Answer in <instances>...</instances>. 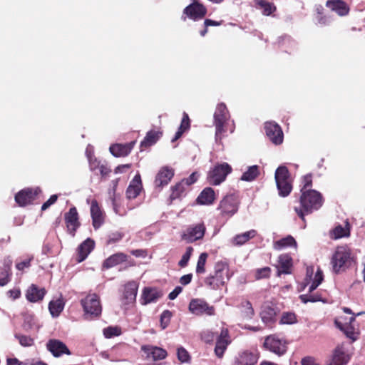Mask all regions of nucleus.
Here are the masks:
<instances>
[{"instance_id": "a19ab883", "label": "nucleus", "mask_w": 365, "mask_h": 365, "mask_svg": "<svg viewBox=\"0 0 365 365\" xmlns=\"http://www.w3.org/2000/svg\"><path fill=\"white\" fill-rule=\"evenodd\" d=\"M64 308V303L61 299L51 301L48 304V309L53 317H57Z\"/></svg>"}, {"instance_id": "f257e3e1", "label": "nucleus", "mask_w": 365, "mask_h": 365, "mask_svg": "<svg viewBox=\"0 0 365 365\" xmlns=\"http://www.w3.org/2000/svg\"><path fill=\"white\" fill-rule=\"evenodd\" d=\"M299 202L300 206L295 207L294 210L297 215L303 221H305V215L318 210L322 206L324 198L319 192L315 190H309L301 192Z\"/></svg>"}, {"instance_id": "338daca9", "label": "nucleus", "mask_w": 365, "mask_h": 365, "mask_svg": "<svg viewBox=\"0 0 365 365\" xmlns=\"http://www.w3.org/2000/svg\"><path fill=\"white\" fill-rule=\"evenodd\" d=\"M57 199H58L57 195H52L49 197V199L42 205L41 210L43 211V210H46V209H48L51 205L54 204L57 201Z\"/></svg>"}, {"instance_id": "c85d7f7f", "label": "nucleus", "mask_w": 365, "mask_h": 365, "mask_svg": "<svg viewBox=\"0 0 365 365\" xmlns=\"http://www.w3.org/2000/svg\"><path fill=\"white\" fill-rule=\"evenodd\" d=\"M138 284L134 281L128 282L124 287L123 299L125 301V303L132 304L136 300V296L138 293Z\"/></svg>"}, {"instance_id": "9d476101", "label": "nucleus", "mask_w": 365, "mask_h": 365, "mask_svg": "<svg viewBox=\"0 0 365 365\" xmlns=\"http://www.w3.org/2000/svg\"><path fill=\"white\" fill-rule=\"evenodd\" d=\"M42 192L40 187H26L21 190L15 195V201L20 207L31 204L38 198Z\"/></svg>"}, {"instance_id": "6ab92c4d", "label": "nucleus", "mask_w": 365, "mask_h": 365, "mask_svg": "<svg viewBox=\"0 0 365 365\" xmlns=\"http://www.w3.org/2000/svg\"><path fill=\"white\" fill-rule=\"evenodd\" d=\"M12 260L8 257L4 259L0 264V287H4L11 280Z\"/></svg>"}, {"instance_id": "6e6d98bb", "label": "nucleus", "mask_w": 365, "mask_h": 365, "mask_svg": "<svg viewBox=\"0 0 365 365\" xmlns=\"http://www.w3.org/2000/svg\"><path fill=\"white\" fill-rule=\"evenodd\" d=\"M122 333L121 329L119 327H108L103 329V334L106 338L110 339L114 336H118Z\"/></svg>"}, {"instance_id": "473e14b6", "label": "nucleus", "mask_w": 365, "mask_h": 365, "mask_svg": "<svg viewBox=\"0 0 365 365\" xmlns=\"http://www.w3.org/2000/svg\"><path fill=\"white\" fill-rule=\"evenodd\" d=\"M350 235L349 224L346 222L345 227L338 225L329 231V237L332 240H338L342 237H347Z\"/></svg>"}, {"instance_id": "8fccbe9b", "label": "nucleus", "mask_w": 365, "mask_h": 365, "mask_svg": "<svg viewBox=\"0 0 365 365\" xmlns=\"http://www.w3.org/2000/svg\"><path fill=\"white\" fill-rule=\"evenodd\" d=\"M271 268L269 267H264L263 268L257 269L255 271V279L259 280L262 279H268L271 275Z\"/></svg>"}, {"instance_id": "bf43d9fd", "label": "nucleus", "mask_w": 365, "mask_h": 365, "mask_svg": "<svg viewBox=\"0 0 365 365\" xmlns=\"http://www.w3.org/2000/svg\"><path fill=\"white\" fill-rule=\"evenodd\" d=\"M123 237V234L120 232H112L108 236L106 243L107 245L116 243L121 240Z\"/></svg>"}, {"instance_id": "4be33fe9", "label": "nucleus", "mask_w": 365, "mask_h": 365, "mask_svg": "<svg viewBox=\"0 0 365 365\" xmlns=\"http://www.w3.org/2000/svg\"><path fill=\"white\" fill-rule=\"evenodd\" d=\"M95 247V242L91 238H87L81 243L77 248L76 261L78 263L84 261Z\"/></svg>"}, {"instance_id": "69168bd1", "label": "nucleus", "mask_w": 365, "mask_h": 365, "mask_svg": "<svg viewBox=\"0 0 365 365\" xmlns=\"http://www.w3.org/2000/svg\"><path fill=\"white\" fill-rule=\"evenodd\" d=\"M314 273V267H308L307 268V272H306V277L304 279L305 283L304 284V289L309 284L310 282L313 280L312 275Z\"/></svg>"}, {"instance_id": "2f4dec72", "label": "nucleus", "mask_w": 365, "mask_h": 365, "mask_svg": "<svg viewBox=\"0 0 365 365\" xmlns=\"http://www.w3.org/2000/svg\"><path fill=\"white\" fill-rule=\"evenodd\" d=\"M326 6L341 16L347 15L349 11L348 5L342 0H328L326 2Z\"/></svg>"}, {"instance_id": "aec40b11", "label": "nucleus", "mask_w": 365, "mask_h": 365, "mask_svg": "<svg viewBox=\"0 0 365 365\" xmlns=\"http://www.w3.org/2000/svg\"><path fill=\"white\" fill-rule=\"evenodd\" d=\"M163 295V292L157 287H145L141 296V304L146 305L148 304L156 302Z\"/></svg>"}, {"instance_id": "c756f323", "label": "nucleus", "mask_w": 365, "mask_h": 365, "mask_svg": "<svg viewBox=\"0 0 365 365\" xmlns=\"http://www.w3.org/2000/svg\"><path fill=\"white\" fill-rule=\"evenodd\" d=\"M44 288H38L36 284H31L27 289L26 297L31 302L41 301L46 294Z\"/></svg>"}, {"instance_id": "e2e57ef3", "label": "nucleus", "mask_w": 365, "mask_h": 365, "mask_svg": "<svg viewBox=\"0 0 365 365\" xmlns=\"http://www.w3.org/2000/svg\"><path fill=\"white\" fill-rule=\"evenodd\" d=\"M33 259L34 257L31 256L20 262L16 263V268L19 271H24L25 268H29L31 267V262Z\"/></svg>"}, {"instance_id": "0e129e2a", "label": "nucleus", "mask_w": 365, "mask_h": 365, "mask_svg": "<svg viewBox=\"0 0 365 365\" xmlns=\"http://www.w3.org/2000/svg\"><path fill=\"white\" fill-rule=\"evenodd\" d=\"M283 324H293L296 322V316L294 313H284L281 319Z\"/></svg>"}, {"instance_id": "2eb2a0df", "label": "nucleus", "mask_w": 365, "mask_h": 365, "mask_svg": "<svg viewBox=\"0 0 365 365\" xmlns=\"http://www.w3.org/2000/svg\"><path fill=\"white\" fill-rule=\"evenodd\" d=\"M64 219L68 233L74 237L81 225L77 209L75 207H71L68 212L65 213Z\"/></svg>"}, {"instance_id": "c9c22d12", "label": "nucleus", "mask_w": 365, "mask_h": 365, "mask_svg": "<svg viewBox=\"0 0 365 365\" xmlns=\"http://www.w3.org/2000/svg\"><path fill=\"white\" fill-rule=\"evenodd\" d=\"M260 315L263 322L268 326H272L276 320V312L274 308L269 306L263 308Z\"/></svg>"}, {"instance_id": "603ef678", "label": "nucleus", "mask_w": 365, "mask_h": 365, "mask_svg": "<svg viewBox=\"0 0 365 365\" xmlns=\"http://www.w3.org/2000/svg\"><path fill=\"white\" fill-rule=\"evenodd\" d=\"M173 314L170 310H164L160 314V322L162 329H165L170 323Z\"/></svg>"}, {"instance_id": "412c9836", "label": "nucleus", "mask_w": 365, "mask_h": 365, "mask_svg": "<svg viewBox=\"0 0 365 365\" xmlns=\"http://www.w3.org/2000/svg\"><path fill=\"white\" fill-rule=\"evenodd\" d=\"M259 359L257 351H244L240 352L235 359L234 365H255Z\"/></svg>"}, {"instance_id": "864d4df0", "label": "nucleus", "mask_w": 365, "mask_h": 365, "mask_svg": "<svg viewBox=\"0 0 365 365\" xmlns=\"http://www.w3.org/2000/svg\"><path fill=\"white\" fill-rule=\"evenodd\" d=\"M193 248L192 247H187L185 252L182 256L181 259L178 262V266L181 268H184L187 266L188 262L192 255Z\"/></svg>"}, {"instance_id": "a878e982", "label": "nucleus", "mask_w": 365, "mask_h": 365, "mask_svg": "<svg viewBox=\"0 0 365 365\" xmlns=\"http://www.w3.org/2000/svg\"><path fill=\"white\" fill-rule=\"evenodd\" d=\"M91 215L93 227L98 229L104 222V214L96 200H93L91 202Z\"/></svg>"}, {"instance_id": "20e7f679", "label": "nucleus", "mask_w": 365, "mask_h": 365, "mask_svg": "<svg viewBox=\"0 0 365 365\" xmlns=\"http://www.w3.org/2000/svg\"><path fill=\"white\" fill-rule=\"evenodd\" d=\"M229 110L224 103L217 104L214 113V125L215 127V141L221 143L227 132V125L230 119Z\"/></svg>"}, {"instance_id": "cd10ccee", "label": "nucleus", "mask_w": 365, "mask_h": 365, "mask_svg": "<svg viewBox=\"0 0 365 365\" xmlns=\"http://www.w3.org/2000/svg\"><path fill=\"white\" fill-rule=\"evenodd\" d=\"M128 256L123 252H117L108 257L102 264L103 269H108L128 260Z\"/></svg>"}, {"instance_id": "bb28decb", "label": "nucleus", "mask_w": 365, "mask_h": 365, "mask_svg": "<svg viewBox=\"0 0 365 365\" xmlns=\"http://www.w3.org/2000/svg\"><path fill=\"white\" fill-rule=\"evenodd\" d=\"M135 143V141L125 144L117 143L110 145L109 150L111 154L115 157H125L130 153Z\"/></svg>"}, {"instance_id": "7ed1b4c3", "label": "nucleus", "mask_w": 365, "mask_h": 365, "mask_svg": "<svg viewBox=\"0 0 365 365\" xmlns=\"http://www.w3.org/2000/svg\"><path fill=\"white\" fill-rule=\"evenodd\" d=\"M354 257L351 250L347 245L337 246L331 258V264L335 273H339L349 267L354 262Z\"/></svg>"}, {"instance_id": "a211bd4d", "label": "nucleus", "mask_w": 365, "mask_h": 365, "mask_svg": "<svg viewBox=\"0 0 365 365\" xmlns=\"http://www.w3.org/2000/svg\"><path fill=\"white\" fill-rule=\"evenodd\" d=\"M351 359V356L345 351L343 345H338L331 356V359L327 365H346Z\"/></svg>"}, {"instance_id": "72a5a7b5", "label": "nucleus", "mask_w": 365, "mask_h": 365, "mask_svg": "<svg viewBox=\"0 0 365 365\" xmlns=\"http://www.w3.org/2000/svg\"><path fill=\"white\" fill-rule=\"evenodd\" d=\"M161 135L162 133L160 132L155 130L148 131L143 140L140 143L141 150L156 143Z\"/></svg>"}, {"instance_id": "4c0bfd02", "label": "nucleus", "mask_w": 365, "mask_h": 365, "mask_svg": "<svg viewBox=\"0 0 365 365\" xmlns=\"http://www.w3.org/2000/svg\"><path fill=\"white\" fill-rule=\"evenodd\" d=\"M257 234L256 230H251L244 233L237 235L232 240V244L236 246H240L254 238Z\"/></svg>"}, {"instance_id": "4d7b16f0", "label": "nucleus", "mask_w": 365, "mask_h": 365, "mask_svg": "<svg viewBox=\"0 0 365 365\" xmlns=\"http://www.w3.org/2000/svg\"><path fill=\"white\" fill-rule=\"evenodd\" d=\"M141 188L140 186L130 184L126 190V197L128 199H135L139 195Z\"/></svg>"}, {"instance_id": "de8ad7c7", "label": "nucleus", "mask_w": 365, "mask_h": 365, "mask_svg": "<svg viewBox=\"0 0 365 365\" xmlns=\"http://www.w3.org/2000/svg\"><path fill=\"white\" fill-rule=\"evenodd\" d=\"M14 336L16 339H18L19 344L22 346H31L34 344V339L30 336L21 334H15Z\"/></svg>"}, {"instance_id": "f3484780", "label": "nucleus", "mask_w": 365, "mask_h": 365, "mask_svg": "<svg viewBox=\"0 0 365 365\" xmlns=\"http://www.w3.org/2000/svg\"><path fill=\"white\" fill-rule=\"evenodd\" d=\"M277 275L290 274L292 272L293 259L289 254H282L278 257V264Z\"/></svg>"}, {"instance_id": "b1692460", "label": "nucleus", "mask_w": 365, "mask_h": 365, "mask_svg": "<svg viewBox=\"0 0 365 365\" xmlns=\"http://www.w3.org/2000/svg\"><path fill=\"white\" fill-rule=\"evenodd\" d=\"M175 171L168 166H164L160 168L156 175L155 183L156 187H163L167 185L174 176Z\"/></svg>"}, {"instance_id": "3c124183", "label": "nucleus", "mask_w": 365, "mask_h": 365, "mask_svg": "<svg viewBox=\"0 0 365 365\" xmlns=\"http://www.w3.org/2000/svg\"><path fill=\"white\" fill-rule=\"evenodd\" d=\"M223 21H214L212 19H206L203 23V29L200 31V34L201 36H205L208 32L209 26H219L222 25Z\"/></svg>"}, {"instance_id": "39448f33", "label": "nucleus", "mask_w": 365, "mask_h": 365, "mask_svg": "<svg viewBox=\"0 0 365 365\" xmlns=\"http://www.w3.org/2000/svg\"><path fill=\"white\" fill-rule=\"evenodd\" d=\"M81 304L84 311L86 319H95L101 316L102 307L100 297L96 294H88L85 298L81 300Z\"/></svg>"}, {"instance_id": "f8f14e48", "label": "nucleus", "mask_w": 365, "mask_h": 365, "mask_svg": "<svg viewBox=\"0 0 365 365\" xmlns=\"http://www.w3.org/2000/svg\"><path fill=\"white\" fill-rule=\"evenodd\" d=\"M206 227L203 222L190 226L182 235V239L187 243H192L203 238Z\"/></svg>"}, {"instance_id": "49530a36", "label": "nucleus", "mask_w": 365, "mask_h": 365, "mask_svg": "<svg viewBox=\"0 0 365 365\" xmlns=\"http://www.w3.org/2000/svg\"><path fill=\"white\" fill-rule=\"evenodd\" d=\"M208 255L206 252H202L200 255L196 266V273L203 274L205 272V264Z\"/></svg>"}, {"instance_id": "9b49d317", "label": "nucleus", "mask_w": 365, "mask_h": 365, "mask_svg": "<svg viewBox=\"0 0 365 365\" xmlns=\"http://www.w3.org/2000/svg\"><path fill=\"white\" fill-rule=\"evenodd\" d=\"M189 311L197 316L206 314L212 316L215 314V309L213 306H210L206 301L202 299H192L189 304Z\"/></svg>"}, {"instance_id": "ea45409f", "label": "nucleus", "mask_w": 365, "mask_h": 365, "mask_svg": "<svg viewBox=\"0 0 365 365\" xmlns=\"http://www.w3.org/2000/svg\"><path fill=\"white\" fill-rule=\"evenodd\" d=\"M171 194L170 195V201L180 198L186 192L187 187L180 181L170 187Z\"/></svg>"}, {"instance_id": "4468645a", "label": "nucleus", "mask_w": 365, "mask_h": 365, "mask_svg": "<svg viewBox=\"0 0 365 365\" xmlns=\"http://www.w3.org/2000/svg\"><path fill=\"white\" fill-rule=\"evenodd\" d=\"M230 343L231 339L228 329L224 327L222 328L220 333L217 337L215 347L214 349L215 354L217 358H222L225 351Z\"/></svg>"}, {"instance_id": "e433bc0d", "label": "nucleus", "mask_w": 365, "mask_h": 365, "mask_svg": "<svg viewBox=\"0 0 365 365\" xmlns=\"http://www.w3.org/2000/svg\"><path fill=\"white\" fill-rule=\"evenodd\" d=\"M260 175L259 166L255 165L249 166L242 175L240 180L246 182H252L256 180Z\"/></svg>"}, {"instance_id": "c03bdc74", "label": "nucleus", "mask_w": 365, "mask_h": 365, "mask_svg": "<svg viewBox=\"0 0 365 365\" xmlns=\"http://www.w3.org/2000/svg\"><path fill=\"white\" fill-rule=\"evenodd\" d=\"M299 299L302 302L307 304L308 302H317L323 301L322 294L320 293L317 292H311V293H307L304 294H301L299 296Z\"/></svg>"}, {"instance_id": "09e8293b", "label": "nucleus", "mask_w": 365, "mask_h": 365, "mask_svg": "<svg viewBox=\"0 0 365 365\" xmlns=\"http://www.w3.org/2000/svg\"><path fill=\"white\" fill-rule=\"evenodd\" d=\"M301 192L309 191V190H312V175L307 174L302 178L301 180Z\"/></svg>"}, {"instance_id": "393cba45", "label": "nucleus", "mask_w": 365, "mask_h": 365, "mask_svg": "<svg viewBox=\"0 0 365 365\" xmlns=\"http://www.w3.org/2000/svg\"><path fill=\"white\" fill-rule=\"evenodd\" d=\"M141 350L147 354V358H152L153 361L164 359L168 355L165 349L151 345H143Z\"/></svg>"}, {"instance_id": "680f3d73", "label": "nucleus", "mask_w": 365, "mask_h": 365, "mask_svg": "<svg viewBox=\"0 0 365 365\" xmlns=\"http://www.w3.org/2000/svg\"><path fill=\"white\" fill-rule=\"evenodd\" d=\"M190 127V121L189 116H188L187 113L184 112L180 125L178 128H179V130H182L185 132L187 130H189Z\"/></svg>"}, {"instance_id": "13d9d810", "label": "nucleus", "mask_w": 365, "mask_h": 365, "mask_svg": "<svg viewBox=\"0 0 365 365\" xmlns=\"http://www.w3.org/2000/svg\"><path fill=\"white\" fill-rule=\"evenodd\" d=\"M177 356L178 360L182 363L188 362L190 359V356L188 351L183 347L178 349Z\"/></svg>"}, {"instance_id": "5701e85b", "label": "nucleus", "mask_w": 365, "mask_h": 365, "mask_svg": "<svg viewBox=\"0 0 365 365\" xmlns=\"http://www.w3.org/2000/svg\"><path fill=\"white\" fill-rule=\"evenodd\" d=\"M47 349L51 352L55 357H59L63 354H71L67 346L58 339H50L46 344Z\"/></svg>"}, {"instance_id": "37998d69", "label": "nucleus", "mask_w": 365, "mask_h": 365, "mask_svg": "<svg viewBox=\"0 0 365 365\" xmlns=\"http://www.w3.org/2000/svg\"><path fill=\"white\" fill-rule=\"evenodd\" d=\"M336 324L344 331L346 337L351 339V341H354L358 339L359 332L356 331L354 327L349 324L340 325L338 323Z\"/></svg>"}, {"instance_id": "0eeeda50", "label": "nucleus", "mask_w": 365, "mask_h": 365, "mask_svg": "<svg viewBox=\"0 0 365 365\" xmlns=\"http://www.w3.org/2000/svg\"><path fill=\"white\" fill-rule=\"evenodd\" d=\"M207 10L205 6L199 0H192V3L187 6L182 11L181 19L185 21L190 19L194 21L202 19L207 14Z\"/></svg>"}, {"instance_id": "423d86ee", "label": "nucleus", "mask_w": 365, "mask_h": 365, "mask_svg": "<svg viewBox=\"0 0 365 365\" xmlns=\"http://www.w3.org/2000/svg\"><path fill=\"white\" fill-rule=\"evenodd\" d=\"M274 178L279 195L283 197H287L292 190V181L287 168L279 166L275 171Z\"/></svg>"}, {"instance_id": "f03ea898", "label": "nucleus", "mask_w": 365, "mask_h": 365, "mask_svg": "<svg viewBox=\"0 0 365 365\" xmlns=\"http://www.w3.org/2000/svg\"><path fill=\"white\" fill-rule=\"evenodd\" d=\"M230 268L226 261H218L215 264L214 272L205 279V284L212 289H218L225 286L230 279Z\"/></svg>"}, {"instance_id": "ddd939ff", "label": "nucleus", "mask_w": 365, "mask_h": 365, "mask_svg": "<svg viewBox=\"0 0 365 365\" xmlns=\"http://www.w3.org/2000/svg\"><path fill=\"white\" fill-rule=\"evenodd\" d=\"M264 347L278 356L285 354L287 349L285 341H283L275 335H270L266 337Z\"/></svg>"}, {"instance_id": "f704fd0d", "label": "nucleus", "mask_w": 365, "mask_h": 365, "mask_svg": "<svg viewBox=\"0 0 365 365\" xmlns=\"http://www.w3.org/2000/svg\"><path fill=\"white\" fill-rule=\"evenodd\" d=\"M239 308L240 315L242 319L249 320L254 317L255 311L250 301L245 300L242 302Z\"/></svg>"}, {"instance_id": "58836bf2", "label": "nucleus", "mask_w": 365, "mask_h": 365, "mask_svg": "<svg viewBox=\"0 0 365 365\" xmlns=\"http://www.w3.org/2000/svg\"><path fill=\"white\" fill-rule=\"evenodd\" d=\"M287 247H297V242L291 235H288L284 238L275 241L273 244L274 249L277 250H280Z\"/></svg>"}, {"instance_id": "a18cd8bd", "label": "nucleus", "mask_w": 365, "mask_h": 365, "mask_svg": "<svg viewBox=\"0 0 365 365\" xmlns=\"http://www.w3.org/2000/svg\"><path fill=\"white\" fill-rule=\"evenodd\" d=\"M323 280V272L319 268H318L317 271L315 273L313 280H312L309 283L310 285L309 286L308 293L313 292L322 282Z\"/></svg>"}, {"instance_id": "774afa93", "label": "nucleus", "mask_w": 365, "mask_h": 365, "mask_svg": "<svg viewBox=\"0 0 365 365\" xmlns=\"http://www.w3.org/2000/svg\"><path fill=\"white\" fill-rule=\"evenodd\" d=\"M315 19L317 23L322 26H326L329 24V19L324 14L321 15H316Z\"/></svg>"}, {"instance_id": "7c9ffc66", "label": "nucleus", "mask_w": 365, "mask_h": 365, "mask_svg": "<svg viewBox=\"0 0 365 365\" xmlns=\"http://www.w3.org/2000/svg\"><path fill=\"white\" fill-rule=\"evenodd\" d=\"M215 192L212 187H207L202 190L197 197V203L202 205H210L215 200Z\"/></svg>"}, {"instance_id": "79ce46f5", "label": "nucleus", "mask_w": 365, "mask_h": 365, "mask_svg": "<svg viewBox=\"0 0 365 365\" xmlns=\"http://www.w3.org/2000/svg\"><path fill=\"white\" fill-rule=\"evenodd\" d=\"M257 6L262 9V14L269 16L276 11V6L274 4L267 1L266 0H256Z\"/></svg>"}, {"instance_id": "052dcab7", "label": "nucleus", "mask_w": 365, "mask_h": 365, "mask_svg": "<svg viewBox=\"0 0 365 365\" xmlns=\"http://www.w3.org/2000/svg\"><path fill=\"white\" fill-rule=\"evenodd\" d=\"M199 174L197 172H193L188 178H184L181 182L186 186H190L198 180Z\"/></svg>"}, {"instance_id": "1a4fd4ad", "label": "nucleus", "mask_w": 365, "mask_h": 365, "mask_svg": "<svg viewBox=\"0 0 365 365\" xmlns=\"http://www.w3.org/2000/svg\"><path fill=\"white\" fill-rule=\"evenodd\" d=\"M239 200L235 194L225 195L220 202L217 210L222 217H230L238 210Z\"/></svg>"}, {"instance_id": "6e6552de", "label": "nucleus", "mask_w": 365, "mask_h": 365, "mask_svg": "<svg viewBox=\"0 0 365 365\" xmlns=\"http://www.w3.org/2000/svg\"><path fill=\"white\" fill-rule=\"evenodd\" d=\"M232 171V168L227 163H218L209 171L208 182L211 185H218L225 180L227 175Z\"/></svg>"}, {"instance_id": "dca6fc26", "label": "nucleus", "mask_w": 365, "mask_h": 365, "mask_svg": "<svg viewBox=\"0 0 365 365\" xmlns=\"http://www.w3.org/2000/svg\"><path fill=\"white\" fill-rule=\"evenodd\" d=\"M264 130L270 141L275 145H280L283 142L284 135L281 127L274 123H266Z\"/></svg>"}, {"instance_id": "5fc2aeb1", "label": "nucleus", "mask_w": 365, "mask_h": 365, "mask_svg": "<svg viewBox=\"0 0 365 365\" xmlns=\"http://www.w3.org/2000/svg\"><path fill=\"white\" fill-rule=\"evenodd\" d=\"M219 334L212 331H204L201 333V339L206 344H212L215 340H217V337Z\"/></svg>"}]
</instances>
